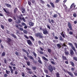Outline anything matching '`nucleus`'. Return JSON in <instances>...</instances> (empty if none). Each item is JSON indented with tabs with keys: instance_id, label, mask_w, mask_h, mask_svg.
<instances>
[{
	"instance_id": "nucleus-1",
	"label": "nucleus",
	"mask_w": 77,
	"mask_h": 77,
	"mask_svg": "<svg viewBox=\"0 0 77 77\" xmlns=\"http://www.w3.org/2000/svg\"><path fill=\"white\" fill-rule=\"evenodd\" d=\"M35 35L37 36V37H39L40 38H41V39L44 38V36L42 35V33L38 32L36 33L35 34Z\"/></svg>"
},
{
	"instance_id": "nucleus-2",
	"label": "nucleus",
	"mask_w": 77,
	"mask_h": 77,
	"mask_svg": "<svg viewBox=\"0 0 77 77\" xmlns=\"http://www.w3.org/2000/svg\"><path fill=\"white\" fill-rule=\"evenodd\" d=\"M43 33L44 35H47V34H48V32L46 29H43Z\"/></svg>"
},
{
	"instance_id": "nucleus-3",
	"label": "nucleus",
	"mask_w": 77,
	"mask_h": 77,
	"mask_svg": "<svg viewBox=\"0 0 77 77\" xmlns=\"http://www.w3.org/2000/svg\"><path fill=\"white\" fill-rule=\"evenodd\" d=\"M27 43H28V44L30 45V46H31L32 45V42L30 40H27Z\"/></svg>"
},
{
	"instance_id": "nucleus-4",
	"label": "nucleus",
	"mask_w": 77,
	"mask_h": 77,
	"mask_svg": "<svg viewBox=\"0 0 77 77\" xmlns=\"http://www.w3.org/2000/svg\"><path fill=\"white\" fill-rule=\"evenodd\" d=\"M68 26L69 29L71 30H72V25H71L70 22H68Z\"/></svg>"
},
{
	"instance_id": "nucleus-5",
	"label": "nucleus",
	"mask_w": 77,
	"mask_h": 77,
	"mask_svg": "<svg viewBox=\"0 0 77 77\" xmlns=\"http://www.w3.org/2000/svg\"><path fill=\"white\" fill-rule=\"evenodd\" d=\"M22 50L23 51H24V52H25V53H26V54H27V57H28V56H29V52H27V51H26L24 49H23Z\"/></svg>"
},
{
	"instance_id": "nucleus-6",
	"label": "nucleus",
	"mask_w": 77,
	"mask_h": 77,
	"mask_svg": "<svg viewBox=\"0 0 77 77\" xmlns=\"http://www.w3.org/2000/svg\"><path fill=\"white\" fill-rule=\"evenodd\" d=\"M5 5L7 6V7H8V8H11V6L10 5H9L8 4L5 3Z\"/></svg>"
},
{
	"instance_id": "nucleus-7",
	"label": "nucleus",
	"mask_w": 77,
	"mask_h": 77,
	"mask_svg": "<svg viewBox=\"0 0 77 77\" xmlns=\"http://www.w3.org/2000/svg\"><path fill=\"white\" fill-rule=\"evenodd\" d=\"M70 54L71 55H73L74 54V51L72 50H70Z\"/></svg>"
},
{
	"instance_id": "nucleus-8",
	"label": "nucleus",
	"mask_w": 77,
	"mask_h": 77,
	"mask_svg": "<svg viewBox=\"0 0 77 77\" xmlns=\"http://www.w3.org/2000/svg\"><path fill=\"white\" fill-rule=\"evenodd\" d=\"M48 69L49 70V71L51 72H52L53 71V68H48Z\"/></svg>"
},
{
	"instance_id": "nucleus-9",
	"label": "nucleus",
	"mask_w": 77,
	"mask_h": 77,
	"mask_svg": "<svg viewBox=\"0 0 77 77\" xmlns=\"http://www.w3.org/2000/svg\"><path fill=\"white\" fill-rule=\"evenodd\" d=\"M57 46L58 48V49H59V48H61V45L60 44H57Z\"/></svg>"
},
{
	"instance_id": "nucleus-10",
	"label": "nucleus",
	"mask_w": 77,
	"mask_h": 77,
	"mask_svg": "<svg viewBox=\"0 0 77 77\" xmlns=\"http://www.w3.org/2000/svg\"><path fill=\"white\" fill-rule=\"evenodd\" d=\"M71 48H72V50H73L75 51V52H76V50L75 49V47H74V46L71 47Z\"/></svg>"
},
{
	"instance_id": "nucleus-11",
	"label": "nucleus",
	"mask_w": 77,
	"mask_h": 77,
	"mask_svg": "<svg viewBox=\"0 0 77 77\" xmlns=\"http://www.w3.org/2000/svg\"><path fill=\"white\" fill-rule=\"evenodd\" d=\"M67 73H68V74H69L70 75H71V76H72V77H73V74H72V73H71V72L68 71L67 72Z\"/></svg>"
},
{
	"instance_id": "nucleus-12",
	"label": "nucleus",
	"mask_w": 77,
	"mask_h": 77,
	"mask_svg": "<svg viewBox=\"0 0 77 77\" xmlns=\"http://www.w3.org/2000/svg\"><path fill=\"white\" fill-rule=\"evenodd\" d=\"M29 38H30L33 41H35V39H34V38H33V37H32V36H29Z\"/></svg>"
},
{
	"instance_id": "nucleus-13",
	"label": "nucleus",
	"mask_w": 77,
	"mask_h": 77,
	"mask_svg": "<svg viewBox=\"0 0 77 77\" xmlns=\"http://www.w3.org/2000/svg\"><path fill=\"white\" fill-rule=\"evenodd\" d=\"M62 58L63 59V60H66L67 59L66 58V57L63 56H62Z\"/></svg>"
},
{
	"instance_id": "nucleus-14",
	"label": "nucleus",
	"mask_w": 77,
	"mask_h": 77,
	"mask_svg": "<svg viewBox=\"0 0 77 77\" xmlns=\"http://www.w3.org/2000/svg\"><path fill=\"white\" fill-rule=\"evenodd\" d=\"M42 58L45 60H46L47 61H48V60L45 57L43 56L42 57Z\"/></svg>"
},
{
	"instance_id": "nucleus-15",
	"label": "nucleus",
	"mask_w": 77,
	"mask_h": 77,
	"mask_svg": "<svg viewBox=\"0 0 77 77\" xmlns=\"http://www.w3.org/2000/svg\"><path fill=\"white\" fill-rule=\"evenodd\" d=\"M7 40L8 41L7 42L8 43H9V42H10L11 41V39L9 38H8Z\"/></svg>"
},
{
	"instance_id": "nucleus-16",
	"label": "nucleus",
	"mask_w": 77,
	"mask_h": 77,
	"mask_svg": "<svg viewBox=\"0 0 77 77\" xmlns=\"http://www.w3.org/2000/svg\"><path fill=\"white\" fill-rule=\"evenodd\" d=\"M64 53L66 56L69 54V52L68 51L64 52Z\"/></svg>"
},
{
	"instance_id": "nucleus-17",
	"label": "nucleus",
	"mask_w": 77,
	"mask_h": 77,
	"mask_svg": "<svg viewBox=\"0 0 77 77\" xmlns=\"http://www.w3.org/2000/svg\"><path fill=\"white\" fill-rule=\"evenodd\" d=\"M11 35L12 36V37H13V38H17V36L15 35L14 34H12Z\"/></svg>"
},
{
	"instance_id": "nucleus-18",
	"label": "nucleus",
	"mask_w": 77,
	"mask_h": 77,
	"mask_svg": "<svg viewBox=\"0 0 77 77\" xmlns=\"http://www.w3.org/2000/svg\"><path fill=\"white\" fill-rule=\"evenodd\" d=\"M50 4H51L52 8H54V4H53V3L52 2H50Z\"/></svg>"
},
{
	"instance_id": "nucleus-19",
	"label": "nucleus",
	"mask_w": 77,
	"mask_h": 77,
	"mask_svg": "<svg viewBox=\"0 0 77 77\" xmlns=\"http://www.w3.org/2000/svg\"><path fill=\"white\" fill-rule=\"evenodd\" d=\"M29 24L30 26H33L34 25L33 23H32V22H30L29 23Z\"/></svg>"
},
{
	"instance_id": "nucleus-20",
	"label": "nucleus",
	"mask_w": 77,
	"mask_h": 77,
	"mask_svg": "<svg viewBox=\"0 0 77 77\" xmlns=\"http://www.w3.org/2000/svg\"><path fill=\"white\" fill-rule=\"evenodd\" d=\"M53 18H57V14H54L53 16Z\"/></svg>"
},
{
	"instance_id": "nucleus-21",
	"label": "nucleus",
	"mask_w": 77,
	"mask_h": 77,
	"mask_svg": "<svg viewBox=\"0 0 77 77\" xmlns=\"http://www.w3.org/2000/svg\"><path fill=\"white\" fill-rule=\"evenodd\" d=\"M68 44H69V45L70 46H71V47H72L74 46L73 45V44H72L71 43H69Z\"/></svg>"
},
{
	"instance_id": "nucleus-22",
	"label": "nucleus",
	"mask_w": 77,
	"mask_h": 77,
	"mask_svg": "<svg viewBox=\"0 0 77 77\" xmlns=\"http://www.w3.org/2000/svg\"><path fill=\"white\" fill-rule=\"evenodd\" d=\"M56 77H60V76H59V73L58 72L56 73Z\"/></svg>"
},
{
	"instance_id": "nucleus-23",
	"label": "nucleus",
	"mask_w": 77,
	"mask_h": 77,
	"mask_svg": "<svg viewBox=\"0 0 77 77\" xmlns=\"http://www.w3.org/2000/svg\"><path fill=\"white\" fill-rule=\"evenodd\" d=\"M18 29L19 30H21V31H23V30H24L23 28L22 27H19Z\"/></svg>"
},
{
	"instance_id": "nucleus-24",
	"label": "nucleus",
	"mask_w": 77,
	"mask_h": 77,
	"mask_svg": "<svg viewBox=\"0 0 77 77\" xmlns=\"http://www.w3.org/2000/svg\"><path fill=\"white\" fill-rule=\"evenodd\" d=\"M73 59L74 60H75V61H77V57H73Z\"/></svg>"
},
{
	"instance_id": "nucleus-25",
	"label": "nucleus",
	"mask_w": 77,
	"mask_h": 77,
	"mask_svg": "<svg viewBox=\"0 0 77 77\" xmlns=\"http://www.w3.org/2000/svg\"><path fill=\"white\" fill-rule=\"evenodd\" d=\"M15 54L16 55V56H19V53L17 51H16Z\"/></svg>"
},
{
	"instance_id": "nucleus-26",
	"label": "nucleus",
	"mask_w": 77,
	"mask_h": 77,
	"mask_svg": "<svg viewBox=\"0 0 77 77\" xmlns=\"http://www.w3.org/2000/svg\"><path fill=\"white\" fill-rule=\"evenodd\" d=\"M5 52H3L2 54V56H3V57L5 56Z\"/></svg>"
},
{
	"instance_id": "nucleus-27",
	"label": "nucleus",
	"mask_w": 77,
	"mask_h": 77,
	"mask_svg": "<svg viewBox=\"0 0 77 77\" xmlns=\"http://www.w3.org/2000/svg\"><path fill=\"white\" fill-rule=\"evenodd\" d=\"M10 71H11V74H13V71H14V70L13 69H12V68H10Z\"/></svg>"
},
{
	"instance_id": "nucleus-28",
	"label": "nucleus",
	"mask_w": 77,
	"mask_h": 77,
	"mask_svg": "<svg viewBox=\"0 0 77 77\" xmlns=\"http://www.w3.org/2000/svg\"><path fill=\"white\" fill-rule=\"evenodd\" d=\"M59 38L60 41H63V38H62V36H60L59 37Z\"/></svg>"
},
{
	"instance_id": "nucleus-29",
	"label": "nucleus",
	"mask_w": 77,
	"mask_h": 77,
	"mask_svg": "<svg viewBox=\"0 0 77 77\" xmlns=\"http://www.w3.org/2000/svg\"><path fill=\"white\" fill-rule=\"evenodd\" d=\"M17 8H15L14 9V13H16V12H17Z\"/></svg>"
},
{
	"instance_id": "nucleus-30",
	"label": "nucleus",
	"mask_w": 77,
	"mask_h": 77,
	"mask_svg": "<svg viewBox=\"0 0 77 77\" xmlns=\"http://www.w3.org/2000/svg\"><path fill=\"white\" fill-rule=\"evenodd\" d=\"M70 63L72 66H74V63L72 62H70Z\"/></svg>"
},
{
	"instance_id": "nucleus-31",
	"label": "nucleus",
	"mask_w": 77,
	"mask_h": 77,
	"mask_svg": "<svg viewBox=\"0 0 77 77\" xmlns=\"http://www.w3.org/2000/svg\"><path fill=\"white\" fill-rule=\"evenodd\" d=\"M29 59H31V60H33V57L31 56H29Z\"/></svg>"
},
{
	"instance_id": "nucleus-32",
	"label": "nucleus",
	"mask_w": 77,
	"mask_h": 77,
	"mask_svg": "<svg viewBox=\"0 0 77 77\" xmlns=\"http://www.w3.org/2000/svg\"><path fill=\"white\" fill-rule=\"evenodd\" d=\"M23 20V21H24V22H26V20H25V18H24V17H23L22 18V20Z\"/></svg>"
},
{
	"instance_id": "nucleus-33",
	"label": "nucleus",
	"mask_w": 77,
	"mask_h": 77,
	"mask_svg": "<svg viewBox=\"0 0 77 77\" xmlns=\"http://www.w3.org/2000/svg\"><path fill=\"white\" fill-rule=\"evenodd\" d=\"M48 53H50L51 52V50L50 49H49L48 50Z\"/></svg>"
},
{
	"instance_id": "nucleus-34",
	"label": "nucleus",
	"mask_w": 77,
	"mask_h": 77,
	"mask_svg": "<svg viewBox=\"0 0 77 77\" xmlns=\"http://www.w3.org/2000/svg\"><path fill=\"white\" fill-rule=\"evenodd\" d=\"M5 12L6 13L7 15H9L10 14V13L8 11H7Z\"/></svg>"
},
{
	"instance_id": "nucleus-35",
	"label": "nucleus",
	"mask_w": 77,
	"mask_h": 77,
	"mask_svg": "<svg viewBox=\"0 0 77 77\" xmlns=\"http://www.w3.org/2000/svg\"><path fill=\"white\" fill-rule=\"evenodd\" d=\"M74 3H73L72 4L71 6H70V9H72V7H73V6H74Z\"/></svg>"
},
{
	"instance_id": "nucleus-36",
	"label": "nucleus",
	"mask_w": 77,
	"mask_h": 77,
	"mask_svg": "<svg viewBox=\"0 0 77 77\" xmlns=\"http://www.w3.org/2000/svg\"><path fill=\"white\" fill-rule=\"evenodd\" d=\"M8 21L9 22H11V21H12L13 20L12 19H8Z\"/></svg>"
},
{
	"instance_id": "nucleus-37",
	"label": "nucleus",
	"mask_w": 77,
	"mask_h": 77,
	"mask_svg": "<svg viewBox=\"0 0 77 77\" xmlns=\"http://www.w3.org/2000/svg\"><path fill=\"white\" fill-rule=\"evenodd\" d=\"M23 33H24L25 34H26L27 33V32L26 30H23Z\"/></svg>"
},
{
	"instance_id": "nucleus-38",
	"label": "nucleus",
	"mask_w": 77,
	"mask_h": 77,
	"mask_svg": "<svg viewBox=\"0 0 77 77\" xmlns=\"http://www.w3.org/2000/svg\"><path fill=\"white\" fill-rule=\"evenodd\" d=\"M10 64L11 65H13V66H15V64L13 63L12 62H11Z\"/></svg>"
},
{
	"instance_id": "nucleus-39",
	"label": "nucleus",
	"mask_w": 77,
	"mask_h": 77,
	"mask_svg": "<svg viewBox=\"0 0 77 77\" xmlns=\"http://www.w3.org/2000/svg\"><path fill=\"white\" fill-rule=\"evenodd\" d=\"M73 16L74 17H77V14H76V13H74L73 14Z\"/></svg>"
},
{
	"instance_id": "nucleus-40",
	"label": "nucleus",
	"mask_w": 77,
	"mask_h": 77,
	"mask_svg": "<svg viewBox=\"0 0 77 77\" xmlns=\"http://www.w3.org/2000/svg\"><path fill=\"white\" fill-rule=\"evenodd\" d=\"M61 35H62V36L63 38H65V35H64L63 33H61Z\"/></svg>"
},
{
	"instance_id": "nucleus-41",
	"label": "nucleus",
	"mask_w": 77,
	"mask_h": 77,
	"mask_svg": "<svg viewBox=\"0 0 77 77\" xmlns=\"http://www.w3.org/2000/svg\"><path fill=\"white\" fill-rule=\"evenodd\" d=\"M24 37H25V38H26V39H29V37H28V36H27L25 35H24Z\"/></svg>"
},
{
	"instance_id": "nucleus-42",
	"label": "nucleus",
	"mask_w": 77,
	"mask_h": 77,
	"mask_svg": "<svg viewBox=\"0 0 77 77\" xmlns=\"http://www.w3.org/2000/svg\"><path fill=\"white\" fill-rule=\"evenodd\" d=\"M31 1L32 3L33 4L35 3V0H31Z\"/></svg>"
},
{
	"instance_id": "nucleus-43",
	"label": "nucleus",
	"mask_w": 77,
	"mask_h": 77,
	"mask_svg": "<svg viewBox=\"0 0 77 77\" xmlns=\"http://www.w3.org/2000/svg\"><path fill=\"white\" fill-rule=\"evenodd\" d=\"M22 77H24V76H25V74H24V72H23L22 73Z\"/></svg>"
},
{
	"instance_id": "nucleus-44",
	"label": "nucleus",
	"mask_w": 77,
	"mask_h": 77,
	"mask_svg": "<svg viewBox=\"0 0 77 77\" xmlns=\"http://www.w3.org/2000/svg\"><path fill=\"white\" fill-rule=\"evenodd\" d=\"M21 25L22 26H26V24L24 23V22H23L21 23Z\"/></svg>"
},
{
	"instance_id": "nucleus-45",
	"label": "nucleus",
	"mask_w": 77,
	"mask_h": 77,
	"mask_svg": "<svg viewBox=\"0 0 77 77\" xmlns=\"http://www.w3.org/2000/svg\"><path fill=\"white\" fill-rule=\"evenodd\" d=\"M26 63H27V65H28V66H29L30 65V62H26Z\"/></svg>"
},
{
	"instance_id": "nucleus-46",
	"label": "nucleus",
	"mask_w": 77,
	"mask_h": 77,
	"mask_svg": "<svg viewBox=\"0 0 77 77\" xmlns=\"http://www.w3.org/2000/svg\"><path fill=\"white\" fill-rule=\"evenodd\" d=\"M74 44L75 45V46L76 48L77 49V43H75Z\"/></svg>"
},
{
	"instance_id": "nucleus-47",
	"label": "nucleus",
	"mask_w": 77,
	"mask_h": 77,
	"mask_svg": "<svg viewBox=\"0 0 77 77\" xmlns=\"http://www.w3.org/2000/svg\"><path fill=\"white\" fill-rule=\"evenodd\" d=\"M18 18H19V19H20V20H22V18L21 17V16H20V15L19 16Z\"/></svg>"
},
{
	"instance_id": "nucleus-48",
	"label": "nucleus",
	"mask_w": 77,
	"mask_h": 77,
	"mask_svg": "<svg viewBox=\"0 0 77 77\" xmlns=\"http://www.w3.org/2000/svg\"><path fill=\"white\" fill-rule=\"evenodd\" d=\"M38 62L39 63H41V64H42V61H41V60H38Z\"/></svg>"
},
{
	"instance_id": "nucleus-49",
	"label": "nucleus",
	"mask_w": 77,
	"mask_h": 77,
	"mask_svg": "<svg viewBox=\"0 0 77 77\" xmlns=\"http://www.w3.org/2000/svg\"><path fill=\"white\" fill-rule=\"evenodd\" d=\"M24 58L25 59V60H27V57H26L25 56H24Z\"/></svg>"
},
{
	"instance_id": "nucleus-50",
	"label": "nucleus",
	"mask_w": 77,
	"mask_h": 77,
	"mask_svg": "<svg viewBox=\"0 0 77 77\" xmlns=\"http://www.w3.org/2000/svg\"><path fill=\"white\" fill-rule=\"evenodd\" d=\"M45 72L47 73H48V71L47 70H45Z\"/></svg>"
},
{
	"instance_id": "nucleus-51",
	"label": "nucleus",
	"mask_w": 77,
	"mask_h": 77,
	"mask_svg": "<svg viewBox=\"0 0 77 77\" xmlns=\"http://www.w3.org/2000/svg\"><path fill=\"white\" fill-rule=\"evenodd\" d=\"M1 28H2V29H5V28H4V26H3V25H1Z\"/></svg>"
},
{
	"instance_id": "nucleus-52",
	"label": "nucleus",
	"mask_w": 77,
	"mask_h": 77,
	"mask_svg": "<svg viewBox=\"0 0 77 77\" xmlns=\"http://www.w3.org/2000/svg\"><path fill=\"white\" fill-rule=\"evenodd\" d=\"M51 63L53 64V65H55V63L53 61H51Z\"/></svg>"
},
{
	"instance_id": "nucleus-53",
	"label": "nucleus",
	"mask_w": 77,
	"mask_h": 77,
	"mask_svg": "<svg viewBox=\"0 0 77 77\" xmlns=\"http://www.w3.org/2000/svg\"><path fill=\"white\" fill-rule=\"evenodd\" d=\"M40 2H41L42 3V4H44V3H45V2H44L42 0H41Z\"/></svg>"
},
{
	"instance_id": "nucleus-54",
	"label": "nucleus",
	"mask_w": 77,
	"mask_h": 77,
	"mask_svg": "<svg viewBox=\"0 0 77 77\" xmlns=\"http://www.w3.org/2000/svg\"><path fill=\"white\" fill-rule=\"evenodd\" d=\"M33 55L35 56V57H36V54L34 52L33 53Z\"/></svg>"
},
{
	"instance_id": "nucleus-55",
	"label": "nucleus",
	"mask_w": 77,
	"mask_h": 77,
	"mask_svg": "<svg viewBox=\"0 0 77 77\" xmlns=\"http://www.w3.org/2000/svg\"><path fill=\"white\" fill-rule=\"evenodd\" d=\"M32 60V62H33L34 63H36V62L34 60V59H33V60Z\"/></svg>"
},
{
	"instance_id": "nucleus-56",
	"label": "nucleus",
	"mask_w": 77,
	"mask_h": 77,
	"mask_svg": "<svg viewBox=\"0 0 77 77\" xmlns=\"http://www.w3.org/2000/svg\"><path fill=\"white\" fill-rule=\"evenodd\" d=\"M69 33L70 35H72V34H73L72 32L71 31H70V32H69Z\"/></svg>"
},
{
	"instance_id": "nucleus-57",
	"label": "nucleus",
	"mask_w": 77,
	"mask_h": 77,
	"mask_svg": "<svg viewBox=\"0 0 77 77\" xmlns=\"http://www.w3.org/2000/svg\"><path fill=\"white\" fill-rule=\"evenodd\" d=\"M4 63H7V61H6V60L5 59H4Z\"/></svg>"
},
{
	"instance_id": "nucleus-58",
	"label": "nucleus",
	"mask_w": 77,
	"mask_h": 77,
	"mask_svg": "<svg viewBox=\"0 0 77 77\" xmlns=\"http://www.w3.org/2000/svg\"><path fill=\"white\" fill-rule=\"evenodd\" d=\"M47 27L49 29H51V28H50V26L49 25H47Z\"/></svg>"
},
{
	"instance_id": "nucleus-59",
	"label": "nucleus",
	"mask_w": 77,
	"mask_h": 77,
	"mask_svg": "<svg viewBox=\"0 0 77 77\" xmlns=\"http://www.w3.org/2000/svg\"><path fill=\"white\" fill-rule=\"evenodd\" d=\"M18 23H21V19H18Z\"/></svg>"
},
{
	"instance_id": "nucleus-60",
	"label": "nucleus",
	"mask_w": 77,
	"mask_h": 77,
	"mask_svg": "<svg viewBox=\"0 0 77 77\" xmlns=\"http://www.w3.org/2000/svg\"><path fill=\"white\" fill-rule=\"evenodd\" d=\"M40 54H44V53L42 51H40L39 52Z\"/></svg>"
},
{
	"instance_id": "nucleus-61",
	"label": "nucleus",
	"mask_w": 77,
	"mask_h": 77,
	"mask_svg": "<svg viewBox=\"0 0 77 77\" xmlns=\"http://www.w3.org/2000/svg\"><path fill=\"white\" fill-rule=\"evenodd\" d=\"M28 73H29V74H32V73H33L32 72V71H29V72H28Z\"/></svg>"
},
{
	"instance_id": "nucleus-62",
	"label": "nucleus",
	"mask_w": 77,
	"mask_h": 77,
	"mask_svg": "<svg viewBox=\"0 0 77 77\" xmlns=\"http://www.w3.org/2000/svg\"><path fill=\"white\" fill-rule=\"evenodd\" d=\"M26 69L27 70V71H31V69H29V68H26Z\"/></svg>"
},
{
	"instance_id": "nucleus-63",
	"label": "nucleus",
	"mask_w": 77,
	"mask_h": 77,
	"mask_svg": "<svg viewBox=\"0 0 77 77\" xmlns=\"http://www.w3.org/2000/svg\"><path fill=\"white\" fill-rule=\"evenodd\" d=\"M4 77H8V75H7V74H4Z\"/></svg>"
},
{
	"instance_id": "nucleus-64",
	"label": "nucleus",
	"mask_w": 77,
	"mask_h": 77,
	"mask_svg": "<svg viewBox=\"0 0 77 77\" xmlns=\"http://www.w3.org/2000/svg\"><path fill=\"white\" fill-rule=\"evenodd\" d=\"M74 74L75 76H77V73L76 72H74Z\"/></svg>"
}]
</instances>
